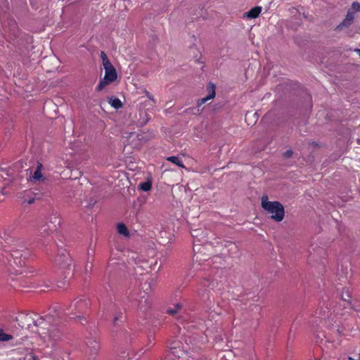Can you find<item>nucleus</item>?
<instances>
[{"instance_id": "obj_1", "label": "nucleus", "mask_w": 360, "mask_h": 360, "mask_svg": "<svg viewBox=\"0 0 360 360\" xmlns=\"http://www.w3.org/2000/svg\"><path fill=\"white\" fill-rule=\"evenodd\" d=\"M101 58L105 69V75L104 77L101 79L96 87V90L98 91H102L106 86L115 82L117 78L116 70L108 58V56L104 51H101Z\"/></svg>"}, {"instance_id": "obj_2", "label": "nucleus", "mask_w": 360, "mask_h": 360, "mask_svg": "<svg viewBox=\"0 0 360 360\" xmlns=\"http://www.w3.org/2000/svg\"><path fill=\"white\" fill-rule=\"evenodd\" d=\"M53 319V316L50 314H47L45 316H39L35 315V318L32 317L30 314H20L19 315L16 321L18 322V325L22 328H30L31 324L33 323L34 326L39 327L41 330H45L46 323H50Z\"/></svg>"}, {"instance_id": "obj_3", "label": "nucleus", "mask_w": 360, "mask_h": 360, "mask_svg": "<svg viewBox=\"0 0 360 360\" xmlns=\"http://www.w3.org/2000/svg\"><path fill=\"white\" fill-rule=\"evenodd\" d=\"M262 207L269 213L271 214V219L276 221L283 219L285 211L282 204L277 201H269L266 195L262 198Z\"/></svg>"}, {"instance_id": "obj_4", "label": "nucleus", "mask_w": 360, "mask_h": 360, "mask_svg": "<svg viewBox=\"0 0 360 360\" xmlns=\"http://www.w3.org/2000/svg\"><path fill=\"white\" fill-rule=\"evenodd\" d=\"M38 333L41 336L44 342H47L48 345L51 344V346L60 340L62 336L61 331L53 325L50 326L49 328L46 327V329L41 330V331L39 330Z\"/></svg>"}, {"instance_id": "obj_5", "label": "nucleus", "mask_w": 360, "mask_h": 360, "mask_svg": "<svg viewBox=\"0 0 360 360\" xmlns=\"http://www.w3.org/2000/svg\"><path fill=\"white\" fill-rule=\"evenodd\" d=\"M10 251L11 256L17 266H22L25 264V260L30 256V252L24 244L19 245V248L14 245Z\"/></svg>"}, {"instance_id": "obj_6", "label": "nucleus", "mask_w": 360, "mask_h": 360, "mask_svg": "<svg viewBox=\"0 0 360 360\" xmlns=\"http://www.w3.org/2000/svg\"><path fill=\"white\" fill-rule=\"evenodd\" d=\"M89 306V300L85 297H79L75 299L70 305L69 311L72 314L76 315L77 318L81 319L82 314L87 310Z\"/></svg>"}, {"instance_id": "obj_7", "label": "nucleus", "mask_w": 360, "mask_h": 360, "mask_svg": "<svg viewBox=\"0 0 360 360\" xmlns=\"http://www.w3.org/2000/svg\"><path fill=\"white\" fill-rule=\"evenodd\" d=\"M53 262L54 265L58 266V268L68 269L71 264V257L69 252L65 249L60 248Z\"/></svg>"}, {"instance_id": "obj_8", "label": "nucleus", "mask_w": 360, "mask_h": 360, "mask_svg": "<svg viewBox=\"0 0 360 360\" xmlns=\"http://www.w3.org/2000/svg\"><path fill=\"white\" fill-rule=\"evenodd\" d=\"M214 287V281L209 279H204L197 287V293L198 296L202 300L209 299L210 292Z\"/></svg>"}, {"instance_id": "obj_9", "label": "nucleus", "mask_w": 360, "mask_h": 360, "mask_svg": "<svg viewBox=\"0 0 360 360\" xmlns=\"http://www.w3.org/2000/svg\"><path fill=\"white\" fill-rule=\"evenodd\" d=\"M56 229V226L54 227H51L50 225L47 223L41 224L39 227L38 233H39V240H42V238H45L49 243L51 240L50 235Z\"/></svg>"}, {"instance_id": "obj_10", "label": "nucleus", "mask_w": 360, "mask_h": 360, "mask_svg": "<svg viewBox=\"0 0 360 360\" xmlns=\"http://www.w3.org/2000/svg\"><path fill=\"white\" fill-rule=\"evenodd\" d=\"M215 89V85L212 82H209L207 85V91L208 92V95L206 97L198 100V106H200L207 101L213 99L216 95Z\"/></svg>"}, {"instance_id": "obj_11", "label": "nucleus", "mask_w": 360, "mask_h": 360, "mask_svg": "<svg viewBox=\"0 0 360 360\" xmlns=\"http://www.w3.org/2000/svg\"><path fill=\"white\" fill-rule=\"evenodd\" d=\"M34 194L31 190L25 191L23 192V195L22 197V203H27L28 205H31L34 202L35 198Z\"/></svg>"}, {"instance_id": "obj_12", "label": "nucleus", "mask_w": 360, "mask_h": 360, "mask_svg": "<svg viewBox=\"0 0 360 360\" xmlns=\"http://www.w3.org/2000/svg\"><path fill=\"white\" fill-rule=\"evenodd\" d=\"M87 347L89 349V354L94 356L98 353L100 349V344L97 340H94L87 343Z\"/></svg>"}, {"instance_id": "obj_13", "label": "nucleus", "mask_w": 360, "mask_h": 360, "mask_svg": "<svg viewBox=\"0 0 360 360\" xmlns=\"http://www.w3.org/2000/svg\"><path fill=\"white\" fill-rule=\"evenodd\" d=\"M262 12L261 6H255L245 13V15L250 19L257 18Z\"/></svg>"}, {"instance_id": "obj_14", "label": "nucleus", "mask_w": 360, "mask_h": 360, "mask_svg": "<svg viewBox=\"0 0 360 360\" xmlns=\"http://www.w3.org/2000/svg\"><path fill=\"white\" fill-rule=\"evenodd\" d=\"M42 169H43V165L41 162H37V168L32 175V179L34 181H39L42 179V177H43V175L41 173Z\"/></svg>"}, {"instance_id": "obj_15", "label": "nucleus", "mask_w": 360, "mask_h": 360, "mask_svg": "<svg viewBox=\"0 0 360 360\" xmlns=\"http://www.w3.org/2000/svg\"><path fill=\"white\" fill-rule=\"evenodd\" d=\"M153 282L154 279L153 278H149L141 285V288L143 290L145 295H148L151 290Z\"/></svg>"}, {"instance_id": "obj_16", "label": "nucleus", "mask_w": 360, "mask_h": 360, "mask_svg": "<svg viewBox=\"0 0 360 360\" xmlns=\"http://www.w3.org/2000/svg\"><path fill=\"white\" fill-rule=\"evenodd\" d=\"M167 160L170 162H172L173 164H174L181 168H185V166L183 164L182 160H181V158L179 157L170 156L167 158Z\"/></svg>"}, {"instance_id": "obj_17", "label": "nucleus", "mask_w": 360, "mask_h": 360, "mask_svg": "<svg viewBox=\"0 0 360 360\" xmlns=\"http://www.w3.org/2000/svg\"><path fill=\"white\" fill-rule=\"evenodd\" d=\"M182 307L181 303H176L174 305V307H170L167 309V313L171 315H175L181 311Z\"/></svg>"}, {"instance_id": "obj_18", "label": "nucleus", "mask_w": 360, "mask_h": 360, "mask_svg": "<svg viewBox=\"0 0 360 360\" xmlns=\"http://www.w3.org/2000/svg\"><path fill=\"white\" fill-rule=\"evenodd\" d=\"M109 103L112 107H113L115 109H119L122 107V103L121 101L117 98L111 97L109 99Z\"/></svg>"}, {"instance_id": "obj_19", "label": "nucleus", "mask_w": 360, "mask_h": 360, "mask_svg": "<svg viewBox=\"0 0 360 360\" xmlns=\"http://www.w3.org/2000/svg\"><path fill=\"white\" fill-rule=\"evenodd\" d=\"M117 232L124 236H128L129 234L127 227L123 223H120L117 225Z\"/></svg>"}, {"instance_id": "obj_20", "label": "nucleus", "mask_w": 360, "mask_h": 360, "mask_svg": "<svg viewBox=\"0 0 360 360\" xmlns=\"http://www.w3.org/2000/svg\"><path fill=\"white\" fill-rule=\"evenodd\" d=\"M353 20L345 18L335 28V30H342L344 27H348L352 23Z\"/></svg>"}, {"instance_id": "obj_21", "label": "nucleus", "mask_w": 360, "mask_h": 360, "mask_svg": "<svg viewBox=\"0 0 360 360\" xmlns=\"http://www.w3.org/2000/svg\"><path fill=\"white\" fill-rule=\"evenodd\" d=\"M353 20L345 18L335 28V30H342L344 27H348L352 23Z\"/></svg>"}, {"instance_id": "obj_22", "label": "nucleus", "mask_w": 360, "mask_h": 360, "mask_svg": "<svg viewBox=\"0 0 360 360\" xmlns=\"http://www.w3.org/2000/svg\"><path fill=\"white\" fill-rule=\"evenodd\" d=\"M139 188L143 191H148L152 188V183L150 181H144L139 184Z\"/></svg>"}, {"instance_id": "obj_23", "label": "nucleus", "mask_w": 360, "mask_h": 360, "mask_svg": "<svg viewBox=\"0 0 360 360\" xmlns=\"http://www.w3.org/2000/svg\"><path fill=\"white\" fill-rule=\"evenodd\" d=\"M12 339V336L11 335H8L1 329H0V341L1 342H6Z\"/></svg>"}, {"instance_id": "obj_24", "label": "nucleus", "mask_w": 360, "mask_h": 360, "mask_svg": "<svg viewBox=\"0 0 360 360\" xmlns=\"http://www.w3.org/2000/svg\"><path fill=\"white\" fill-rule=\"evenodd\" d=\"M142 299H143V300H140L139 305L141 309H142L145 306H148L150 304L148 297H146L145 295L142 296Z\"/></svg>"}, {"instance_id": "obj_25", "label": "nucleus", "mask_w": 360, "mask_h": 360, "mask_svg": "<svg viewBox=\"0 0 360 360\" xmlns=\"http://www.w3.org/2000/svg\"><path fill=\"white\" fill-rule=\"evenodd\" d=\"M23 360H39V359L32 352V351H30L25 355Z\"/></svg>"}, {"instance_id": "obj_26", "label": "nucleus", "mask_w": 360, "mask_h": 360, "mask_svg": "<svg viewBox=\"0 0 360 360\" xmlns=\"http://www.w3.org/2000/svg\"><path fill=\"white\" fill-rule=\"evenodd\" d=\"M349 9H352V12L354 13L360 11V4L357 1H354L352 4V6Z\"/></svg>"}, {"instance_id": "obj_27", "label": "nucleus", "mask_w": 360, "mask_h": 360, "mask_svg": "<svg viewBox=\"0 0 360 360\" xmlns=\"http://www.w3.org/2000/svg\"><path fill=\"white\" fill-rule=\"evenodd\" d=\"M354 17H355V13H354V12H352V9H349L347 11L345 18H349V19H352L354 20Z\"/></svg>"}, {"instance_id": "obj_28", "label": "nucleus", "mask_w": 360, "mask_h": 360, "mask_svg": "<svg viewBox=\"0 0 360 360\" xmlns=\"http://www.w3.org/2000/svg\"><path fill=\"white\" fill-rule=\"evenodd\" d=\"M292 155V151L291 150H288L284 153V156L286 158H289Z\"/></svg>"}, {"instance_id": "obj_29", "label": "nucleus", "mask_w": 360, "mask_h": 360, "mask_svg": "<svg viewBox=\"0 0 360 360\" xmlns=\"http://www.w3.org/2000/svg\"><path fill=\"white\" fill-rule=\"evenodd\" d=\"M359 354H358V357H357L356 359H355V358H352V357H351V356H349V357H348V359H349V360H360V348H359Z\"/></svg>"}, {"instance_id": "obj_30", "label": "nucleus", "mask_w": 360, "mask_h": 360, "mask_svg": "<svg viewBox=\"0 0 360 360\" xmlns=\"http://www.w3.org/2000/svg\"><path fill=\"white\" fill-rule=\"evenodd\" d=\"M50 315L51 316V314H50ZM52 316H53V319H52V321H51L50 323H46V326H48V325H49V326H50L53 325V323L55 321H54L53 315H52ZM56 325H57V323H55V326L56 327ZM53 326H54V324H53Z\"/></svg>"}, {"instance_id": "obj_31", "label": "nucleus", "mask_w": 360, "mask_h": 360, "mask_svg": "<svg viewBox=\"0 0 360 360\" xmlns=\"http://www.w3.org/2000/svg\"><path fill=\"white\" fill-rule=\"evenodd\" d=\"M343 300H344L345 302H347V304H349V305L350 304V302H349V301H347L345 298H343Z\"/></svg>"}, {"instance_id": "obj_32", "label": "nucleus", "mask_w": 360, "mask_h": 360, "mask_svg": "<svg viewBox=\"0 0 360 360\" xmlns=\"http://www.w3.org/2000/svg\"><path fill=\"white\" fill-rule=\"evenodd\" d=\"M356 51L359 53V56H360V49H356Z\"/></svg>"}, {"instance_id": "obj_33", "label": "nucleus", "mask_w": 360, "mask_h": 360, "mask_svg": "<svg viewBox=\"0 0 360 360\" xmlns=\"http://www.w3.org/2000/svg\"><path fill=\"white\" fill-rule=\"evenodd\" d=\"M117 319H118V318H117V316H116V317H115V319H114V323H116V321H117Z\"/></svg>"}, {"instance_id": "obj_34", "label": "nucleus", "mask_w": 360, "mask_h": 360, "mask_svg": "<svg viewBox=\"0 0 360 360\" xmlns=\"http://www.w3.org/2000/svg\"><path fill=\"white\" fill-rule=\"evenodd\" d=\"M317 337H318L319 338H321V336H320L319 334H317Z\"/></svg>"}]
</instances>
